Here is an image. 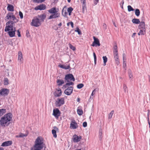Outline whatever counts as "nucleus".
<instances>
[{
	"instance_id": "43",
	"label": "nucleus",
	"mask_w": 150,
	"mask_h": 150,
	"mask_svg": "<svg viewBox=\"0 0 150 150\" xmlns=\"http://www.w3.org/2000/svg\"><path fill=\"white\" fill-rule=\"evenodd\" d=\"M102 129H100L99 131V135L100 136V139H101L102 138Z\"/></svg>"
},
{
	"instance_id": "22",
	"label": "nucleus",
	"mask_w": 150,
	"mask_h": 150,
	"mask_svg": "<svg viewBox=\"0 0 150 150\" xmlns=\"http://www.w3.org/2000/svg\"><path fill=\"white\" fill-rule=\"evenodd\" d=\"M16 31V30L15 28L13 29L10 30L8 32L9 35L11 37H13L15 35V31Z\"/></svg>"
},
{
	"instance_id": "40",
	"label": "nucleus",
	"mask_w": 150,
	"mask_h": 150,
	"mask_svg": "<svg viewBox=\"0 0 150 150\" xmlns=\"http://www.w3.org/2000/svg\"><path fill=\"white\" fill-rule=\"evenodd\" d=\"M83 83H80L79 84H78L77 86V88L79 89H80L82 88L83 86Z\"/></svg>"
},
{
	"instance_id": "29",
	"label": "nucleus",
	"mask_w": 150,
	"mask_h": 150,
	"mask_svg": "<svg viewBox=\"0 0 150 150\" xmlns=\"http://www.w3.org/2000/svg\"><path fill=\"white\" fill-rule=\"evenodd\" d=\"M59 66L61 68L65 69H68L70 68V66L69 65L67 66H66L63 65H59Z\"/></svg>"
},
{
	"instance_id": "56",
	"label": "nucleus",
	"mask_w": 150,
	"mask_h": 150,
	"mask_svg": "<svg viewBox=\"0 0 150 150\" xmlns=\"http://www.w3.org/2000/svg\"><path fill=\"white\" fill-rule=\"evenodd\" d=\"M136 34V33H133V34H132V37L133 38H134L135 35Z\"/></svg>"
},
{
	"instance_id": "44",
	"label": "nucleus",
	"mask_w": 150,
	"mask_h": 150,
	"mask_svg": "<svg viewBox=\"0 0 150 150\" xmlns=\"http://www.w3.org/2000/svg\"><path fill=\"white\" fill-rule=\"evenodd\" d=\"M19 134L20 135L19 137H26L28 135V134H24L21 133Z\"/></svg>"
},
{
	"instance_id": "51",
	"label": "nucleus",
	"mask_w": 150,
	"mask_h": 150,
	"mask_svg": "<svg viewBox=\"0 0 150 150\" xmlns=\"http://www.w3.org/2000/svg\"><path fill=\"white\" fill-rule=\"evenodd\" d=\"M96 89H95L93 91L91 94V96H93V95L95 94V92H96Z\"/></svg>"
},
{
	"instance_id": "41",
	"label": "nucleus",
	"mask_w": 150,
	"mask_h": 150,
	"mask_svg": "<svg viewBox=\"0 0 150 150\" xmlns=\"http://www.w3.org/2000/svg\"><path fill=\"white\" fill-rule=\"evenodd\" d=\"M69 46L70 48L72 49L74 51L76 50L75 47H74L71 44H69Z\"/></svg>"
},
{
	"instance_id": "49",
	"label": "nucleus",
	"mask_w": 150,
	"mask_h": 150,
	"mask_svg": "<svg viewBox=\"0 0 150 150\" xmlns=\"http://www.w3.org/2000/svg\"><path fill=\"white\" fill-rule=\"evenodd\" d=\"M81 3L82 4V5L86 4V0H81Z\"/></svg>"
},
{
	"instance_id": "19",
	"label": "nucleus",
	"mask_w": 150,
	"mask_h": 150,
	"mask_svg": "<svg viewBox=\"0 0 150 150\" xmlns=\"http://www.w3.org/2000/svg\"><path fill=\"white\" fill-rule=\"evenodd\" d=\"M113 56L114 57L119 56L117 45H115L114 47Z\"/></svg>"
},
{
	"instance_id": "9",
	"label": "nucleus",
	"mask_w": 150,
	"mask_h": 150,
	"mask_svg": "<svg viewBox=\"0 0 150 150\" xmlns=\"http://www.w3.org/2000/svg\"><path fill=\"white\" fill-rule=\"evenodd\" d=\"M78 127V125L74 120L72 119L70 124V128L71 129H75Z\"/></svg>"
},
{
	"instance_id": "55",
	"label": "nucleus",
	"mask_w": 150,
	"mask_h": 150,
	"mask_svg": "<svg viewBox=\"0 0 150 150\" xmlns=\"http://www.w3.org/2000/svg\"><path fill=\"white\" fill-rule=\"evenodd\" d=\"M94 0L96 1L95 2H94V4H95V5H96L97 4V3H98V0Z\"/></svg>"
},
{
	"instance_id": "1",
	"label": "nucleus",
	"mask_w": 150,
	"mask_h": 150,
	"mask_svg": "<svg viewBox=\"0 0 150 150\" xmlns=\"http://www.w3.org/2000/svg\"><path fill=\"white\" fill-rule=\"evenodd\" d=\"M46 17L45 14H42L35 17L32 20L31 24L32 25L38 27L44 21Z\"/></svg>"
},
{
	"instance_id": "48",
	"label": "nucleus",
	"mask_w": 150,
	"mask_h": 150,
	"mask_svg": "<svg viewBox=\"0 0 150 150\" xmlns=\"http://www.w3.org/2000/svg\"><path fill=\"white\" fill-rule=\"evenodd\" d=\"M19 15L21 19H22L23 18V14L22 12L21 11L19 12Z\"/></svg>"
},
{
	"instance_id": "62",
	"label": "nucleus",
	"mask_w": 150,
	"mask_h": 150,
	"mask_svg": "<svg viewBox=\"0 0 150 150\" xmlns=\"http://www.w3.org/2000/svg\"><path fill=\"white\" fill-rule=\"evenodd\" d=\"M93 96H92L91 95L90 96V99L92 98L93 99Z\"/></svg>"
},
{
	"instance_id": "34",
	"label": "nucleus",
	"mask_w": 150,
	"mask_h": 150,
	"mask_svg": "<svg viewBox=\"0 0 150 150\" xmlns=\"http://www.w3.org/2000/svg\"><path fill=\"white\" fill-rule=\"evenodd\" d=\"M8 83V79L7 78H4V84L5 85H7Z\"/></svg>"
},
{
	"instance_id": "53",
	"label": "nucleus",
	"mask_w": 150,
	"mask_h": 150,
	"mask_svg": "<svg viewBox=\"0 0 150 150\" xmlns=\"http://www.w3.org/2000/svg\"><path fill=\"white\" fill-rule=\"evenodd\" d=\"M70 25H71V27L72 28H74V24H73V22H70Z\"/></svg>"
},
{
	"instance_id": "24",
	"label": "nucleus",
	"mask_w": 150,
	"mask_h": 150,
	"mask_svg": "<svg viewBox=\"0 0 150 150\" xmlns=\"http://www.w3.org/2000/svg\"><path fill=\"white\" fill-rule=\"evenodd\" d=\"M67 7L64 6L63 8L62 11V14L64 16H66L67 14Z\"/></svg>"
},
{
	"instance_id": "14",
	"label": "nucleus",
	"mask_w": 150,
	"mask_h": 150,
	"mask_svg": "<svg viewBox=\"0 0 150 150\" xmlns=\"http://www.w3.org/2000/svg\"><path fill=\"white\" fill-rule=\"evenodd\" d=\"M23 60L22 53L21 51H19L18 53V61L21 63L23 62Z\"/></svg>"
},
{
	"instance_id": "63",
	"label": "nucleus",
	"mask_w": 150,
	"mask_h": 150,
	"mask_svg": "<svg viewBox=\"0 0 150 150\" xmlns=\"http://www.w3.org/2000/svg\"><path fill=\"white\" fill-rule=\"evenodd\" d=\"M80 99L79 98H77V101L78 102H79L80 101Z\"/></svg>"
},
{
	"instance_id": "33",
	"label": "nucleus",
	"mask_w": 150,
	"mask_h": 150,
	"mask_svg": "<svg viewBox=\"0 0 150 150\" xmlns=\"http://www.w3.org/2000/svg\"><path fill=\"white\" fill-rule=\"evenodd\" d=\"M129 76L130 79H132L133 75L132 73V71L130 69H129L128 70Z\"/></svg>"
},
{
	"instance_id": "12",
	"label": "nucleus",
	"mask_w": 150,
	"mask_h": 150,
	"mask_svg": "<svg viewBox=\"0 0 150 150\" xmlns=\"http://www.w3.org/2000/svg\"><path fill=\"white\" fill-rule=\"evenodd\" d=\"M9 90L7 88H3L0 91V95H5L8 94Z\"/></svg>"
},
{
	"instance_id": "36",
	"label": "nucleus",
	"mask_w": 150,
	"mask_h": 150,
	"mask_svg": "<svg viewBox=\"0 0 150 150\" xmlns=\"http://www.w3.org/2000/svg\"><path fill=\"white\" fill-rule=\"evenodd\" d=\"M75 31L77 32L78 34L79 35H81L82 34L81 30L78 27L76 28V29L75 30Z\"/></svg>"
},
{
	"instance_id": "57",
	"label": "nucleus",
	"mask_w": 150,
	"mask_h": 150,
	"mask_svg": "<svg viewBox=\"0 0 150 150\" xmlns=\"http://www.w3.org/2000/svg\"><path fill=\"white\" fill-rule=\"evenodd\" d=\"M148 114H147V118H148V117H149V112H150L149 110H148Z\"/></svg>"
},
{
	"instance_id": "27",
	"label": "nucleus",
	"mask_w": 150,
	"mask_h": 150,
	"mask_svg": "<svg viewBox=\"0 0 150 150\" xmlns=\"http://www.w3.org/2000/svg\"><path fill=\"white\" fill-rule=\"evenodd\" d=\"M132 22L134 24H138L141 23L139 19L137 18H134L132 20Z\"/></svg>"
},
{
	"instance_id": "11",
	"label": "nucleus",
	"mask_w": 150,
	"mask_h": 150,
	"mask_svg": "<svg viewBox=\"0 0 150 150\" xmlns=\"http://www.w3.org/2000/svg\"><path fill=\"white\" fill-rule=\"evenodd\" d=\"M73 88L70 86L68 87L64 91V93L67 95H70L72 92Z\"/></svg>"
},
{
	"instance_id": "3",
	"label": "nucleus",
	"mask_w": 150,
	"mask_h": 150,
	"mask_svg": "<svg viewBox=\"0 0 150 150\" xmlns=\"http://www.w3.org/2000/svg\"><path fill=\"white\" fill-rule=\"evenodd\" d=\"M65 81L67 82L62 87L63 88H66L68 86L72 85L74 84V83L70 81H75V79L73 76L71 74H69L65 75Z\"/></svg>"
},
{
	"instance_id": "47",
	"label": "nucleus",
	"mask_w": 150,
	"mask_h": 150,
	"mask_svg": "<svg viewBox=\"0 0 150 150\" xmlns=\"http://www.w3.org/2000/svg\"><path fill=\"white\" fill-rule=\"evenodd\" d=\"M45 0H34L35 2L38 3H41L43 2Z\"/></svg>"
},
{
	"instance_id": "13",
	"label": "nucleus",
	"mask_w": 150,
	"mask_h": 150,
	"mask_svg": "<svg viewBox=\"0 0 150 150\" xmlns=\"http://www.w3.org/2000/svg\"><path fill=\"white\" fill-rule=\"evenodd\" d=\"M60 13L58 12L52 14L48 18V19H50L52 18H56L59 17Z\"/></svg>"
},
{
	"instance_id": "54",
	"label": "nucleus",
	"mask_w": 150,
	"mask_h": 150,
	"mask_svg": "<svg viewBox=\"0 0 150 150\" xmlns=\"http://www.w3.org/2000/svg\"><path fill=\"white\" fill-rule=\"evenodd\" d=\"M126 67V64H123V68H125Z\"/></svg>"
},
{
	"instance_id": "37",
	"label": "nucleus",
	"mask_w": 150,
	"mask_h": 150,
	"mask_svg": "<svg viewBox=\"0 0 150 150\" xmlns=\"http://www.w3.org/2000/svg\"><path fill=\"white\" fill-rule=\"evenodd\" d=\"M86 4L82 5V9L83 13H84L85 10H86Z\"/></svg>"
},
{
	"instance_id": "20",
	"label": "nucleus",
	"mask_w": 150,
	"mask_h": 150,
	"mask_svg": "<svg viewBox=\"0 0 150 150\" xmlns=\"http://www.w3.org/2000/svg\"><path fill=\"white\" fill-rule=\"evenodd\" d=\"M81 136H78L76 135H75L73 136V141L75 142H77L79 141L81 139Z\"/></svg>"
},
{
	"instance_id": "42",
	"label": "nucleus",
	"mask_w": 150,
	"mask_h": 150,
	"mask_svg": "<svg viewBox=\"0 0 150 150\" xmlns=\"http://www.w3.org/2000/svg\"><path fill=\"white\" fill-rule=\"evenodd\" d=\"M114 113V111L113 110L112 111L110 112L109 113L108 115V118L110 119L112 118V115Z\"/></svg>"
},
{
	"instance_id": "31",
	"label": "nucleus",
	"mask_w": 150,
	"mask_h": 150,
	"mask_svg": "<svg viewBox=\"0 0 150 150\" xmlns=\"http://www.w3.org/2000/svg\"><path fill=\"white\" fill-rule=\"evenodd\" d=\"M73 8L71 7H69L67 8V12L69 13V16L71 15V13L73 10Z\"/></svg>"
},
{
	"instance_id": "10",
	"label": "nucleus",
	"mask_w": 150,
	"mask_h": 150,
	"mask_svg": "<svg viewBox=\"0 0 150 150\" xmlns=\"http://www.w3.org/2000/svg\"><path fill=\"white\" fill-rule=\"evenodd\" d=\"M93 38L94 40V41L93 42L92 44L91 45V46L93 47L100 46V44L98 39L96 38L95 36H93Z\"/></svg>"
},
{
	"instance_id": "8",
	"label": "nucleus",
	"mask_w": 150,
	"mask_h": 150,
	"mask_svg": "<svg viewBox=\"0 0 150 150\" xmlns=\"http://www.w3.org/2000/svg\"><path fill=\"white\" fill-rule=\"evenodd\" d=\"M6 19L8 20H12L15 22H17L18 21L14 16L11 13H9L7 14L6 17Z\"/></svg>"
},
{
	"instance_id": "28",
	"label": "nucleus",
	"mask_w": 150,
	"mask_h": 150,
	"mask_svg": "<svg viewBox=\"0 0 150 150\" xmlns=\"http://www.w3.org/2000/svg\"><path fill=\"white\" fill-rule=\"evenodd\" d=\"M116 64L117 65H118L120 64V60L119 56L114 57Z\"/></svg>"
},
{
	"instance_id": "59",
	"label": "nucleus",
	"mask_w": 150,
	"mask_h": 150,
	"mask_svg": "<svg viewBox=\"0 0 150 150\" xmlns=\"http://www.w3.org/2000/svg\"><path fill=\"white\" fill-rule=\"evenodd\" d=\"M26 34L27 37H29L30 36V35H29V33L28 32H27Z\"/></svg>"
},
{
	"instance_id": "52",
	"label": "nucleus",
	"mask_w": 150,
	"mask_h": 150,
	"mask_svg": "<svg viewBox=\"0 0 150 150\" xmlns=\"http://www.w3.org/2000/svg\"><path fill=\"white\" fill-rule=\"evenodd\" d=\"M17 33H18V37H20L21 36V34H20V31H19V30H17Z\"/></svg>"
},
{
	"instance_id": "35",
	"label": "nucleus",
	"mask_w": 150,
	"mask_h": 150,
	"mask_svg": "<svg viewBox=\"0 0 150 150\" xmlns=\"http://www.w3.org/2000/svg\"><path fill=\"white\" fill-rule=\"evenodd\" d=\"M135 13L137 16H139L140 14L139 10L138 9H136L135 11Z\"/></svg>"
},
{
	"instance_id": "7",
	"label": "nucleus",
	"mask_w": 150,
	"mask_h": 150,
	"mask_svg": "<svg viewBox=\"0 0 150 150\" xmlns=\"http://www.w3.org/2000/svg\"><path fill=\"white\" fill-rule=\"evenodd\" d=\"M13 21H9L6 24V26L5 29V31H8L10 30L13 29Z\"/></svg>"
},
{
	"instance_id": "6",
	"label": "nucleus",
	"mask_w": 150,
	"mask_h": 150,
	"mask_svg": "<svg viewBox=\"0 0 150 150\" xmlns=\"http://www.w3.org/2000/svg\"><path fill=\"white\" fill-rule=\"evenodd\" d=\"M64 98H59L57 99L55 102V105L57 107H60L64 103Z\"/></svg>"
},
{
	"instance_id": "45",
	"label": "nucleus",
	"mask_w": 150,
	"mask_h": 150,
	"mask_svg": "<svg viewBox=\"0 0 150 150\" xmlns=\"http://www.w3.org/2000/svg\"><path fill=\"white\" fill-rule=\"evenodd\" d=\"M93 55L94 57L95 64H96V54L94 52L93 53Z\"/></svg>"
},
{
	"instance_id": "30",
	"label": "nucleus",
	"mask_w": 150,
	"mask_h": 150,
	"mask_svg": "<svg viewBox=\"0 0 150 150\" xmlns=\"http://www.w3.org/2000/svg\"><path fill=\"white\" fill-rule=\"evenodd\" d=\"M103 65L105 66L106 63L108 61V58L106 56H103Z\"/></svg>"
},
{
	"instance_id": "4",
	"label": "nucleus",
	"mask_w": 150,
	"mask_h": 150,
	"mask_svg": "<svg viewBox=\"0 0 150 150\" xmlns=\"http://www.w3.org/2000/svg\"><path fill=\"white\" fill-rule=\"evenodd\" d=\"M43 142L42 139L40 137H38L35 142V144L32 149L36 150H41L43 148Z\"/></svg>"
},
{
	"instance_id": "26",
	"label": "nucleus",
	"mask_w": 150,
	"mask_h": 150,
	"mask_svg": "<svg viewBox=\"0 0 150 150\" xmlns=\"http://www.w3.org/2000/svg\"><path fill=\"white\" fill-rule=\"evenodd\" d=\"M7 9L9 11H14V7L13 5L8 4L7 7Z\"/></svg>"
},
{
	"instance_id": "60",
	"label": "nucleus",
	"mask_w": 150,
	"mask_h": 150,
	"mask_svg": "<svg viewBox=\"0 0 150 150\" xmlns=\"http://www.w3.org/2000/svg\"><path fill=\"white\" fill-rule=\"evenodd\" d=\"M103 26L105 28H106V27H107V25H106V24L104 23L103 24Z\"/></svg>"
},
{
	"instance_id": "61",
	"label": "nucleus",
	"mask_w": 150,
	"mask_h": 150,
	"mask_svg": "<svg viewBox=\"0 0 150 150\" xmlns=\"http://www.w3.org/2000/svg\"><path fill=\"white\" fill-rule=\"evenodd\" d=\"M113 25H114L115 26V27H116L117 26H116V24L114 22H113Z\"/></svg>"
},
{
	"instance_id": "46",
	"label": "nucleus",
	"mask_w": 150,
	"mask_h": 150,
	"mask_svg": "<svg viewBox=\"0 0 150 150\" xmlns=\"http://www.w3.org/2000/svg\"><path fill=\"white\" fill-rule=\"evenodd\" d=\"M123 89L124 90L125 92L127 90V87L126 85L124 84L123 85Z\"/></svg>"
},
{
	"instance_id": "50",
	"label": "nucleus",
	"mask_w": 150,
	"mask_h": 150,
	"mask_svg": "<svg viewBox=\"0 0 150 150\" xmlns=\"http://www.w3.org/2000/svg\"><path fill=\"white\" fill-rule=\"evenodd\" d=\"M83 125L84 127H86L87 126V123L86 122H85L83 123Z\"/></svg>"
},
{
	"instance_id": "58",
	"label": "nucleus",
	"mask_w": 150,
	"mask_h": 150,
	"mask_svg": "<svg viewBox=\"0 0 150 150\" xmlns=\"http://www.w3.org/2000/svg\"><path fill=\"white\" fill-rule=\"evenodd\" d=\"M147 121H148V123L149 124V125H150V122H149V117H148V118H147Z\"/></svg>"
},
{
	"instance_id": "39",
	"label": "nucleus",
	"mask_w": 150,
	"mask_h": 150,
	"mask_svg": "<svg viewBox=\"0 0 150 150\" xmlns=\"http://www.w3.org/2000/svg\"><path fill=\"white\" fill-rule=\"evenodd\" d=\"M128 11H134V9L132 7V6L130 5H129L127 6Z\"/></svg>"
},
{
	"instance_id": "15",
	"label": "nucleus",
	"mask_w": 150,
	"mask_h": 150,
	"mask_svg": "<svg viewBox=\"0 0 150 150\" xmlns=\"http://www.w3.org/2000/svg\"><path fill=\"white\" fill-rule=\"evenodd\" d=\"M53 115H54L55 117L57 118L60 115V111L59 109L57 108L55 109H54L53 111Z\"/></svg>"
},
{
	"instance_id": "23",
	"label": "nucleus",
	"mask_w": 150,
	"mask_h": 150,
	"mask_svg": "<svg viewBox=\"0 0 150 150\" xmlns=\"http://www.w3.org/2000/svg\"><path fill=\"white\" fill-rule=\"evenodd\" d=\"M54 129H53L52 130V134L53 135V137L54 138H56L57 137V134H56V131L58 130L59 129L58 128H57L55 126L53 127Z\"/></svg>"
},
{
	"instance_id": "16",
	"label": "nucleus",
	"mask_w": 150,
	"mask_h": 150,
	"mask_svg": "<svg viewBox=\"0 0 150 150\" xmlns=\"http://www.w3.org/2000/svg\"><path fill=\"white\" fill-rule=\"evenodd\" d=\"M46 8V6L45 5L42 4L36 7L35 8V9L36 10H43L45 9Z\"/></svg>"
},
{
	"instance_id": "38",
	"label": "nucleus",
	"mask_w": 150,
	"mask_h": 150,
	"mask_svg": "<svg viewBox=\"0 0 150 150\" xmlns=\"http://www.w3.org/2000/svg\"><path fill=\"white\" fill-rule=\"evenodd\" d=\"M77 112L78 114L79 115H82V114H83V111L81 109H77Z\"/></svg>"
},
{
	"instance_id": "25",
	"label": "nucleus",
	"mask_w": 150,
	"mask_h": 150,
	"mask_svg": "<svg viewBox=\"0 0 150 150\" xmlns=\"http://www.w3.org/2000/svg\"><path fill=\"white\" fill-rule=\"evenodd\" d=\"M57 85L59 86L62 85L64 83V80L60 79H57Z\"/></svg>"
},
{
	"instance_id": "21",
	"label": "nucleus",
	"mask_w": 150,
	"mask_h": 150,
	"mask_svg": "<svg viewBox=\"0 0 150 150\" xmlns=\"http://www.w3.org/2000/svg\"><path fill=\"white\" fill-rule=\"evenodd\" d=\"M62 94V91L61 89H57L55 91L54 95L56 97L60 96Z\"/></svg>"
},
{
	"instance_id": "17",
	"label": "nucleus",
	"mask_w": 150,
	"mask_h": 150,
	"mask_svg": "<svg viewBox=\"0 0 150 150\" xmlns=\"http://www.w3.org/2000/svg\"><path fill=\"white\" fill-rule=\"evenodd\" d=\"M12 142L11 141H8L4 142L2 144L1 146H7L12 144Z\"/></svg>"
},
{
	"instance_id": "2",
	"label": "nucleus",
	"mask_w": 150,
	"mask_h": 150,
	"mask_svg": "<svg viewBox=\"0 0 150 150\" xmlns=\"http://www.w3.org/2000/svg\"><path fill=\"white\" fill-rule=\"evenodd\" d=\"M12 115L11 113H8L5 115L0 120V124L4 127L8 126L11 122L12 120Z\"/></svg>"
},
{
	"instance_id": "64",
	"label": "nucleus",
	"mask_w": 150,
	"mask_h": 150,
	"mask_svg": "<svg viewBox=\"0 0 150 150\" xmlns=\"http://www.w3.org/2000/svg\"><path fill=\"white\" fill-rule=\"evenodd\" d=\"M0 150H4V149L1 147H0Z\"/></svg>"
},
{
	"instance_id": "18",
	"label": "nucleus",
	"mask_w": 150,
	"mask_h": 150,
	"mask_svg": "<svg viewBox=\"0 0 150 150\" xmlns=\"http://www.w3.org/2000/svg\"><path fill=\"white\" fill-rule=\"evenodd\" d=\"M58 9H56L55 7H53L48 10V12L51 14L58 13Z\"/></svg>"
},
{
	"instance_id": "5",
	"label": "nucleus",
	"mask_w": 150,
	"mask_h": 150,
	"mask_svg": "<svg viewBox=\"0 0 150 150\" xmlns=\"http://www.w3.org/2000/svg\"><path fill=\"white\" fill-rule=\"evenodd\" d=\"M138 29L139 30L138 34L139 35H144L146 34V28L145 22L144 21L141 22L138 26Z\"/></svg>"
},
{
	"instance_id": "32",
	"label": "nucleus",
	"mask_w": 150,
	"mask_h": 150,
	"mask_svg": "<svg viewBox=\"0 0 150 150\" xmlns=\"http://www.w3.org/2000/svg\"><path fill=\"white\" fill-rule=\"evenodd\" d=\"M6 110L5 109H0V116L3 115L4 113L6 112Z\"/></svg>"
}]
</instances>
